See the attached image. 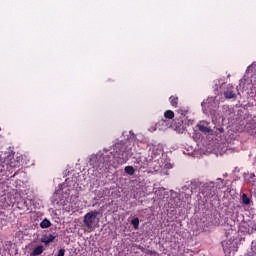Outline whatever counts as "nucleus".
<instances>
[{"label":"nucleus","mask_w":256,"mask_h":256,"mask_svg":"<svg viewBox=\"0 0 256 256\" xmlns=\"http://www.w3.org/2000/svg\"><path fill=\"white\" fill-rule=\"evenodd\" d=\"M198 129L202 133H211V129L207 126H204V125H198Z\"/></svg>","instance_id":"dca6fc26"},{"label":"nucleus","mask_w":256,"mask_h":256,"mask_svg":"<svg viewBox=\"0 0 256 256\" xmlns=\"http://www.w3.org/2000/svg\"><path fill=\"white\" fill-rule=\"evenodd\" d=\"M249 121H251V115L249 113H246L244 115V118L243 120L240 121V126L241 128L240 129H245V127H247V125H249Z\"/></svg>","instance_id":"1a4fd4ad"},{"label":"nucleus","mask_w":256,"mask_h":256,"mask_svg":"<svg viewBox=\"0 0 256 256\" xmlns=\"http://www.w3.org/2000/svg\"><path fill=\"white\" fill-rule=\"evenodd\" d=\"M4 164L6 165V169H15V167H19V161L15 160L11 155L5 158Z\"/></svg>","instance_id":"423d86ee"},{"label":"nucleus","mask_w":256,"mask_h":256,"mask_svg":"<svg viewBox=\"0 0 256 256\" xmlns=\"http://www.w3.org/2000/svg\"><path fill=\"white\" fill-rule=\"evenodd\" d=\"M215 191V184L213 182L204 184L200 189V193H202L205 199H211L215 195Z\"/></svg>","instance_id":"7ed1b4c3"},{"label":"nucleus","mask_w":256,"mask_h":256,"mask_svg":"<svg viewBox=\"0 0 256 256\" xmlns=\"http://www.w3.org/2000/svg\"><path fill=\"white\" fill-rule=\"evenodd\" d=\"M55 239H57V235L55 234L44 235L41 239V242L45 245H49V243H53Z\"/></svg>","instance_id":"6e6552de"},{"label":"nucleus","mask_w":256,"mask_h":256,"mask_svg":"<svg viewBox=\"0 0 256 256\" xmlns=\"http://www.w3.org/2000/svg\"><path fill=\"white\" fill-rule=\"evenodd\" d=\"M0 171H5V165H2V168L0 169Z\"/></svg>","instance_id":"aec40b11"},{"label":"nucleus","mask_w":256,"mask_h":256,"mask_svg":"<svg viewBox=\"0 0 256 256\" xmlns=\"http://www.w3.org/2000/svg\"><path fill=\"white\" fill-rule=\"evenodd\" d=\"M171 127L174 131L183 133L185 131V119L183 117H176Z\"/></svg>","instance_id":"20e7f679"},{"label":"nucleus","mask_w":256,"mask_h":256,"mask_svg":"<svg viewBox=\"0 0 256 256\" xmlns=\"http://www.w3.org/2000/svg\"><path fill=\"white\" fill-rule=\"evenodd\" d=\"M179 117H182V119H185V116L187 115V110H183L182 108L177 110Z\"/></svg>","instance_id":"a211bd4d"},{"label":"nucleus","mask_w":256,"mask_h":256,"mask_svg":"<svg viewBox=\"0 0 256 256\" xmlns=\"http://www.w3.org/2000/svg\"><path fill=\"white\" fill-rule=\"evenodd\" d=\"M131 225L134 227V229H139V218L136 217L131 220Z\"/></svg>","instance_id":"f3484780"},{"label":"nucleus","mask_w":256,"mask_h":256,"mask_svg":"<svg viewBox=\"0 0 256 256\" xmlns=\"http://www.w3.org/2000/svg\"><path fill=\"white\" fill-rule=\"evenodd\" d=\"M125 173H127L128 175H135V168H133V166H126L124 168Z\"/></svg>","instance_id":"2eb2a0df"},{"label":"nucleus","mask_w":256,"mask_h":256,"mask_svg":"<svg viewBox=\"0 0 256 256\" xmlns=\"http://www.w3.org/2000/svg\"><path fill=\"white\" fill-rule=\"evenodd\" d=\"M99 215L100 213L97 210L86 213L83 218L84 226L90 230L95 229L97 223H99V218H97Z\"/></svg>","instance_id":"f03ea898"},{"label":"nucleus","mask_w":256,"mask_h":256,"mask_svg":"<svg viewBox=\"0 0 256 256\" xmlns=\"http://www.w3.org/2000/svg\"><path fill=\"white\" fill-rule=\"evenodd\" d=\"M127 161H129L127 144L118 143L113 146V151L110 152V155L100 156L93 164V168L97 169L100 173H105L109 167L124 165Z\"/></svg>","instance_id":"f257e3e1"},{"label":"nucleus","mask_w":256,"mask_h":256,"mask_svg":"<svg viewBox=\"0 0 256 256\" xmlns=\"http://www.w3.org/2000/svg\"><path fill=\"white\" fill-rule=\"evenodd\" d=\"M224 97L225 99H237L235 88L233 86H228L227 90L224 92Z\"/></svg>","instance_id":"0eeeda50"},{"label":"nucleus","mask_w":256,"mask_h":256,"mask_svg":"<svg viewBox=\"0 0 256 256\" xmlns=\"http://www.w3.org/2000/svg\"><path fill=\"white\" fill-rule=\"evenodd\" d=\"M169 101H170V105H172V107H175V108L178 107V105H179V97H177V96H171V97L169 98Z\"/></svg>","instance_id":"ddd939ff"},{"label":"nucleus","mask_w":256,"mask_h":256,"mask_svg":"<svg viewBox=\"0 0 256 256\" xmlns=\"http://www.w3.org/2000/svg\"><path fill=\"white\" fill-rule=\"evenodd\" d=\"M171 127H172L171 121L167 119L162 118L156 123V129H159V131H167V129Z\"/></svg>","instance_id":"39448f33"},{"label":"nucleus","mask_w":256,"mask_h":256,"mask_svg":"<svg viewBox=\"0 0 256 256\" xmlns=\"http://www.w3.org/2000/svg\"><path fill=\"white\" fill-rule=\"evenodd\" d=\"M241 203L242 205H251L252 201L251 198L247 196V194L243 193L241 195Z\"/></svg>","instance_id":"9b49d317"},{"label":"nucleus","mask_w":256,"mask_h":256,"mask_svg":"<svg viewBox=\"0 0 256 256\" xmlns=\"http://www.w3.org/2000/svg\"><path fill=\"white\" fill-rule=\"evenodd\" d=\"M164 118L169 121L171 119H174L175 118V112H173V110H166L164 112Z\"/></svg>","instance_id":"f8f14e48"},{"label":"nucleus","mask_w":256,"mask_h":256,"mask_svg":"<svg viewBox=\"0 0 256 256\" xmlns=\"http://www.w3.org/2000/svg\"><path fill=\"white\" fill-rule=\"evenodd\" d=\"M51 226V221L47 218H45L41 223H40V227L41 229H49V227Z\"/></svg>","instance_id":"4468645a"},{"label":"nucleus","mask_w":256,"mask_h":256,"mask_svg":"<svg viewBox=\"0 0 256 256\" xmlns=\"http://www.w3.org/2000/svg\"><path fill=\"white\" fill-rule=\"evenodd\" d=\"M43 251H45V249L43 248V246H42V245H38V246H36V247L33 249L31 255H32V256L41 255V254L43 253Z\"/></svg>","instance_id":"9d476101"},{"label":"nucleus","mask_w":256,"mask_h":256,"mask_svg":"<svg viewBox=\"0 0 256 256\" xmlns=\"http://www.w3.org/2000/svg\"><path fill=\"white\" fill-rule=\"evenodd\" d=\"M57 256H65V249L61 248L60 250H58Z\"/></svg>","instance_id":"6ab92c4d"}]
</instances>
